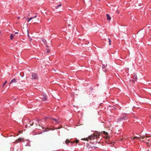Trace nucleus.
<instances>
[{"label": "nucleus", "instance_id": "20", "mask_svg": "<svg viewBox=\"0 0 151 151\" xmlns=\"http://www.w3.org/2000/svg\"><path fill=\"white\" fill-rule=\"evenodd\" d=\"M19 33L18 32H16L15 33V34H18Z\"/></svg>", "mask_w": 151, "mask_h": 151}, {"label": "nucleus", "instance_id": "15", "mask_svg": "<svg viewBox=\"0 0 151 151\" xmlns=\"http://www.w3.org/2000/svg\"><path fill=\"white\" fill-rule=\"evenodd\" d=\"M7 83V81H5L4 83H3V84L2 85L3 87Z\"/></svg>", "mask_w": 151, "mask_h": 151}, {"label": "nucleus", "instance_id": "11", "mask_svg": "<svg viewBox=\"0 0 151 151\" xmlns=\"http://www.w3.org/2000/svg\"><path fill=\"white\" fill-rule=\"evenodd\" d=\"M43 99L44 101H46V96L45 95L43 94Z\"/></svg>", "mask_w": 151, "mask_h": 151}, {"label": "nucleus", "instance_id": "17", "mask_svg": "<svg viewBox=\"0 0 151 151\" xmlns=\"http://www.w3.org/2000/svg\"><path fill=\"white\" fill-rule=\"evenodd\" d=\"M20 133H22V132L21 131H19L18 132V133L17 134V135L18 136L19 134H20Z\"/></svg>", "mask_w": 151, "mask_h": 151}, {"label": "nucleus", "instance_id": "16", "mask_svg": "<svg viewBox=\"0 0 151 151\" xmlns=\"http://www.w3.org/2000/svg\"><path fill=\"white\" fill-rule=\"evenodd\" d=\"M109 45H111V40L110 38H109Z\"/></svg>", "mask_w": 151, "mask_h": 151}, {"label": "nucleus", "instance_id": "21", "mask_svg": "<svg viewBox=\"0 0 151 151\" xmlns=\"http://www.w3.org/2000/svg\"><path fill=\"white\" fill-rule=\"evenodd\" d=\"M17 18H18V19H19L20 18V17H17Z\"/></svg>", "mask_w": 151, "mask_h": 151}, {"label": "nucleus", "instance_id": "1", "mask_svg": "<svg viewBox=\"0 0 151 151\" xmlns=\"http://www.w3.org/2000/svg\"><path fill=\"white\" fill-rule=\"evenodd\" d=\"M100 135L99 133H96L89 136L88 138L85 139H81L83 140H86L87 142H89L90 143L91 142V140H93L94 139H96L98 138Z\"/></svg>", "mask_w": 151, "mask_h": 151}, {"label": "nucleus", "instance_id": "6", "mask_svg": "<svg viewBox=\"0 0 151 151\" xmlns=\"http://www.w3.org/2000/svg\"><path fill=\"white\" fill-rule=\"evenodd\" d=\"M127 116V115L126 114H122V117H121L120 118V120H123Z\"/></svg>", "mask_w": 151, "mask_h": 151}, {"label": "nucleus", "instance_id": "18", "mask_svg": "<svg viewBox=\"0 0 151 151\" xmlns=\"http://www.w3.org/2000/svg\"><path fill=\"white\" fill-rule=\"evenodd\" d=\"M134 78L135 79V81L137 80V76H135L134 75Z\"/></svg>", "mask_w": 151, "mask_h": 151}, {"label": "nucleus", "instance_id": "12", "mask_svg": "<svg viewBox=\"0 0 151 151\" xmlns=\"http://www.w3.org/2000/svg\"><path fill=\"white\" fill-rule=\"evenodd\" d=\"M61 5H62V4L61 3H60V4L59 5L55 7V9H58L60 6H61Z\"/></svg>", "mask_w": 151, "mask_h": 151}, {"label": "nucleus", "instance_id": "7", "mask_svg": "<svg viewBox=\"0 0 151 151\" xmlns=\"http://www.w3.org/2000/svg\"><path fill=\"white\" fill-rule=\"evenodd\" d=\"M17 82V79L15 78H14L9 83V84H10L11 83H16Z\"/></svg>", "mask_w": 151, "mask_h": 151}, {"label": "nucleus", "instance_id": "13", "mask_svg": "<svg viewBox=\"0 0 151 151\" xmlns=\"http://www.w3.org/2000/svg\"><path fill=\"white\" fill-rule=\"evenodd\" d=\"M22 139L21 138H19L18 139H17L16 141V142H19L22 141Z\"/></svg>", "mask_w": 151, "mask_h": 151}, {"label": "nucleus", "instance_id": "4", "mask_svg": "<svg viewBox=\"0 0 151 151\" xmlns=\"http://www.w3.org/2000/svg\"><path fill=\"white\" fill-rule=\"evenodd\" d=\"M49 118L51 119H52L55 122H53V124H59L61 122V121L59 119H58L55 118H53L51 116L49 117H47L45 118V120L47 118Z\"/></svg>", "mask_w": 151, "mask_h": 151}, {"label": "nucleus", "instance_id": "19", "mask_svg": "<svg viewBox=\"0 0 151 151\" xmlns=\"http://www.w3.org/2000/svg\"><path fill=\"white\" fill-rule=\"evenodd\" d=\"M50 52V50H47V53H49Z\"/></svg>", "mask_w": 151, "mask_h": 151}, {"label": "nucleus", "instance_id": "3", "mask_svg": "<svg viewBox=\"0 0 151 151\" xmlns=\"http://www.w3.org/2000/svg\"><path fill=\"white\" fill-rule=\"evenodd\" d=\"M65 143L67 145H68L69 143H70V146H73L76 145L78 143L79 141L78 140L76 139L74 141H71V139H67L65 142Z\"/></svg>", "mask_w": 151, "mask_h": 151}, {"label": "nucleus", "instance_id": "14", "mask_svg": "<svg viewBox=\"0 0 151 151\" xmlns=\"http://www.w3.org/2000/svg\"><path fill=\"white\" fill-rule=\"evenodd\" d=\"M14 35H13L12 34L11 35L10 37V39L11 40H12L13 38H14Z\"/></svg>", "mask_w": 151, "mask_h": 151}, {"label": "nucleus", "instance_id": "5", "mask_svg": "<svg viewBox=\"0 0 151 151\" xmlns=\"http://www.w3.org/2000/svg\"><path fill=\"white\" fill-rule=\"evenodd\" d=\"M32 79H37L38 78V77L37 76V75L36 73H32Z\"/></svg>", "mask_w": 151, "mask_h": 151}, {"label": "nucleus", "instance_id": "10", "mask_svg": "<svg viewBox=\"0 0 151 151\" xmlns=\"http://www.w3.org/2000/svg\"><path fill=\"white\" fill-rule=\"evenodd\" d=\"M106 16L107 17V19L108 20L110 21L111 19V17H110L109 15L108 14H106Z\"/></svg>", "mask_w": 151, "mask_h": 151}, {"label": "nucleus", "instance_id": "9", "mask_svg": "<svg viewBox=\"0 0 151 151\" xmlns=\"http://www.w3.org/2000/svg\"><path fill=\"white\" fill-rule=\"evenodd\" d=\"M36 17H37V16H35L34 17H30V18H29V19H28L27 20V22H28L30 20H31V19H33L36 18Z\"/></svg>", "mask_w": 151, "mask_h": 151}, {"label": "nucleus", "instance_id": "8", "mask_svg": "<svg viewBox=\"0 0 151 151\" xmlns=\"http://www.w3.org/2000/svg\"><path fill=\"white\" fill-rule=\"evenodd\" d=\"M104 133L105 135V137L107 139H109V136L108 135V134L106 132H104Z\"/></svg>", "mask_w": 151, "mask_h": 151}, {"label": "nucleus", "instance_id": "2", "mask_svg": "<svg viewBox=\"0 0 151 151\" xmlns=\"http://www.w3.org/2000/svg\"><path fill=\"white\" fill-rule=\"evenodd\" d=\"M141 138H139V137H134V139L137 138L140 139V141L144 142L147 143V144H150L151 143V141L150 140V138L147 137L146 136H143L141 137L140 136Z\"/></svg>", "mask_w": 151, "mask_h": 151}]
</instances>
